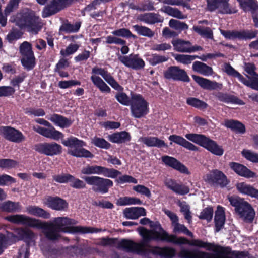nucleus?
Here are the masks:
<instances>
[{"label":"nucleus","instance_id":"1","mask_svg":"<svg viewBox=\"0 0 258 258\" xmlns=\"http://www.w3.org/2000/svg\"><path fill=\"white\" fill-rule=\"evenodd\" d=\"M140 234L143 238V240L140 243H138L130 240L122 239L121 241L118 240L117 248L127 252H136L141 255L152 253L164 256H173L175 253L173 248L152 247L148 244V242L151 240L159 239L176 244L187 243L190 245L205 248L207 250H212L215 252V253H209L197 249L190 250L183 249L179 253V256L182 258H229L228 247L215 245L213 243L204 242L199 239L188 241L185 238H176L175 236L169 235L164 230L159 232L155 230H148L144 228L141 229Z\"/></svg>","mask_w":258,"mask_h":258},{"label":"nucleus","instance_id":"2","mask_svg":"<svg viewBox=\"0 0 258 258\" xmlns=\"http://www.w3.org/2000/svg\"><path fill=\"white\" fill-rule=\"evenodd\" d=\"M4 219L15 224L27 225L32 228L43 229L45 236L49 240H55L60 237V232L66 231L64 227L75 225L77 221L68 217H57L52 221L41 222L40 220L22 214L11 215Z\"/></svg>","mask_w":258,"mask_h":258},{"label":"nucleus","instance_id":"3","mask_svg":"<svg viewBox=\"0 0 258 258\" xmlns=\"http://www.w3.org/2000/svg\"><path fill=\"white\" fill-rule=\"evenodd\" d=\"M92 72L94 75H93L91 77V80L94 85L101 92L109 93L110 92V88L100 77L96 75H101L104 80L116 90L121 91L122 90V87L104 69L94 67L92 69Z\"/></svg>","mask_w":258,"mask_h":258},{"label":"nucleus","instance_id":"4","mask_svg":"<svg viewBox=\"0 0 258 258\" xmlns=\"http://www.w3.org/2000/svg\"><path fill=\"white\" fill-rule=\"evenodd\" d=\"M229 201L235 207L236 213L244 221L251 222L255 215V212L248 202L238 197H229Z\"/></svg>","mask_w":258,"mask_h":258},{"label":"nucleus","instance_id":"5","mask_svg":"<svg viewBox=\"0 0 258 258\" xmlns=\"http://www.w3.org/2000/svg\"><path fill=\"white\" fill-rule=\"evenodd\" d=\"M63 145L73 149L68 150V153L77 157L92 158L93 155L89 151L83 148L86 145L85 142L76 137H71L62 142Z\"/></svg>","mask_w":258,"mask_h":258},{"label":"nucleus","instance_id":"6","mask_svg":"<svg viewBox=\"0 0 258 258\" xmlns=\"http://www.w3.org/2000/svg\"><path fill=\"white\" fill-rule=\"evenodd\" d=\"M82 178L88 185L92 186V190L95 192L106 194L108 192L109 188L113 186L111 180L99 176H85Z\"/></svg>","mask_w":258,"mask_h":258},{"label":"nucleus","instance_id":"7","mask_svg":"<svg viewBox=\"0 0 258 258\" xmlns=\"http://www.w3.org/2000/svg\"><path fill=\"white\" fill-rule=\"evenodd\" d=\"M17 23L20 27H26L29 32L34 34L38 33L42 27L40 18L32 13L24 14Z\"/></svg>","mask_w":258,"mask_h":258},{"label":"nucleus","instance_id":"8","mask_svg":"<svg viewBox=\"0 0 258 258\" xmlns=\"http://www.w3.org/2000/svg\"><path fill=\"white\" fill-rule=\"evenodd\" d=\"M130 105L132 114L135 118H141L148 113V103L140 95H133Z\"/></svg>","mask_w":258,"mask_h":258},{"label":"nucleus","instance_id":"9","mask_svg":"<svg viewBox=\"0 0 258 258\" xmlns=\"http://www.w3.org/2000/svg\"><path fill=\"white\" fill-rule=\"evenodd\" d=\"M19 50L22 55V65L28 70L32 69L35 65V58L31 44L27 41L24 42L20 45Z\"/></svg>","mask_w":258,"mask_h":258},{"label":"nucleus","instance_id":"10","mask_svg":"<svg viewBox=\"0 0 258 258\" xmlns=\"http://www.w3.org/2000/svg\"><path fill=\"white\" fill-rule=\"evenodd\" d=\"M118 60L125 66L134 70L142 69L145 66V62L138 54H131L128 56H122L117 54Z\"/></svg>","mask_w":258,"mask_h":258},{"label":"nucleus","instance_id":"11","mask_svg":"<svg viewBox=\"0 0 258 258\" xmlns=\"http://www.w3.org/2000/svg\"><path fill=\"white\" fill-rule=\"evenodd\" d=\"M35 151L47 156L59 155L62 152L61 146L55 142L40 143L35 145Z\"/></svg>","mask_w":258,"mask_h":258},{"label":"nucleus","instance_id":"12","mask_svg":"<svg viewBox=\"0 0 258 258\" xmlns=\"http://www.w3.org/2000/svg\"><path fill=\"white\" fill-rule=\"evenodd\" d=\"M171 42L174 49L177 52L191 53L203 50L202 47L197 45L192 46L189 41H185L181 39H174Z\"/></svg>","mask_w":258,"mask_h":258},{"label":"nucleus","instance_id":"13","mask_svg":"<svg viewBox=\"0 0 258 258\" xmlns=\"http://www.w3.org/2000/svg\"><path fill=\"white\" fill-rule=\"evenodd\" d=\"M0 134L6 140L15 143H21L25 139L21 132L10 126L1 127Z\"/></svg>","mask_w":258,"mask_h":258},{"label":"nucleus","instance_id":"14","mask_svg":"<svg viewBox=\"0 0 258 258\" xmlns=\"http://www.w3.org/2000/svg\"><path fill=\"white\" fill-rule=\"evenodd\" d=\"M206 182L211 184H217L224 187L226 186L228 181L224 174L218 170H213L205 176Z\"/></svg>","mask_w":258,"mask_h":258},{"label":"nucleus","instance_id":"15","mask_svg":"<svg viewBox=\"0 0 258 258\" xmlns=\"http://www.w3.org/2000/svg\"><path fill=\"white\" fill-rule=\"evenodd\" d=\"M164 75L168 79H173L186 82H189L190 80L186 72L176 66L169 67L164 73Z\"/></svg>","mask_w":258,"mask_h":258},{"label":"nucleus","instance_id":"16","mask_svg":"<svg viewBox=\"0 0 258 258\" xmlns=\"http://www.w3.org/2000/svg\"><path fill=\"white\" fill-rule=\"evenodd\" d=\"M241 8L246 12L250 13L255 26L258 24V6L256 0H237Z\"/></svg>","mask_w":258,"mask_h":258},{"label":"nucleus","instance_id":"17","mask_svg":"<svg viewBox=\"0 0 258 258\" xmlns=\"http://www.w3.org/2000/svg\"><path fill=\"white\" fill-rule=\"evenodd\" d=\"M192 78L202 88L205 90L209 91L220 90L222 87V84L200 76L193 75Z\"/></svg>","mask_w":258,"mask_h":258},{"label":"nucleus","instance_id":"18","mask_svg":"<svg viewBox=\"0 0 258 258\" xmlns=\"http://www.w3.org/2000/svg\"><path fill=\"white\" fill-rule=\"evenodd\" d=\"M49 128H45L40 126H34L33 129L38 133L45 137L54 140H58L63 137L62 133L56 130L55 128L50 125Z\"/></svg>","mask_w":258,"mask_h":258},{"label":"nucleus","instance_id":"19","mask_svg":"<svg viewBox=\"0 0 258 258\" xmlns=\"http://www.w3.org/2000/svg\"><path fill=\"white\" fill-rule=\"evenodd\" d=\"M44 203L48 207L57 211L65 210L68 208L67 202L58 197H46Z\"/></svg>","mask_w":258,"mask_h":258},{"label":"nucleus","instance_id":"20","mask_svg":"<svg viewBox=\"0 0 258 258\" xmlns=\"http://www.w3.org/2000/svg\"><path fill=\"white\" fill-rule=\"evenodd\" d=\"M230 167L238 175L250 178L256 176V174L249 170L245 166L235 162H230L229 163Z\"/></svg>","mask_w":258,"mask_h":258},{"label":"nucleus","instance_id":"21","mask_svg":"<svg viewBox=\"0 0 258 258\" xmlns=\"http://www.w3.org/2000/svg\"><path fill=\"white\" fill-rule=\"evenodd\" d=\"M165 186L177 194L184 195L189 192V188L183 184L177 183L171 179H167L164 181Z\"/></svg>","mask_w":258,"mask_h":258},{"label":"nucleus","instance_id":"22","mask_svg":"<svg viewBox=\"0 0 258 258\" xmlns=\"http://www.w3.org/2000/svg\"><path fill=\"white\" fill-rule=\"evenodd\" d=\"M162 161L167 166H170L181 173L188 174V169L175 158L164 156L162 157Z\"/></svg>","mask_w":258,"mask_h":258},{"label":"nucleus","instance_id":"23","mask_svg":"<svg viewBox=\"0 0 258 258\" xmlns=\"http://www.w3.org/2000/svg\"><path fill=\"white\" fill-rule=\"evenodd\" d=\"M202 147L213 154L217 156H222L224 153V150L222 147L218 145L215 141L208 137H207Z\"/></svg>","mask_w":258,"mask_h":258},{"label":"nucleus","instance_id":"24","mask_svg":"<svg viewBox=\"0 0 258 258\" xmlns=\"http://www.w3.org/2000/svg\"><path fill=\"white\" fill-rule=\"evenodd\" d=\"M137 20L144 22L146 24H154L156 23L163 22V18L158 14L147 13L138 15L137 16Z\"/></svg>","mask_w":258,"mask_h":258},{"label":"nucleus","instance_id":"25","mask_svg":"<svg viewBox=\"0 0 258 258\" xmlns=\"http://www.w3.org/2000/svg\"><path fill=\"white\" fill-rule=\"evenodd\" d=\"M145 209L143 207H131L124 209V216L130 219H136L141 216L146 215Z\"/></svg>","mask_w":258,"mask_h":258},{"label":"nucleus","instance_id":"26","mask_svg":"<svg viewBox=\"0 0 258 258\" xmlns=\"http://www.w3.org/2000/svg\"><path fill=\"white\" fill-rule=\"evenodd\" d=\"M169 139L171 141L178 144L188 150L194 151H198L199 150V148L198 147L188 142L182 137L173 135L169 136Z\"/></svg>","mask_w":258,"mask_h":258},{"label":"nucleus","instance_id":"27","mask_svg":"<svg viewBox=\"0 0 258 258\" xmlns=\"http://www.w3.org/2000/svg\"><path fill=\"white\" fill-rule=\"evenodd\" d=\"M131 137L130 134L126 131H122L109 135L108 139L112 143H123L131 140Z\"/></svg>","mask_w":258,"mask_h":258},{"label":"nucleus","instance_id":"28","mask_svg":"<svg viewBox=\"0 0 258 258\" xmlns=\"http://www.w3.org/2000/svg\"><path fill=\"white\" fill-rule=\"evenodd\" d=\"M139 141L148 147H157L158 148L167 147V145L164 141L156 137H141L139 139Z\"/></svg>","mask_w":258,"mask_h":258},{"label":"nucleus","instance_id":"29","mask_svg":"<svg viewBox=\"0 0 258 258\" xmlns=\"http://www.w3.org/2000/svg\"><path fill=\"white\" fill-rule=\"evenodd\" d=\"M0 209L4 212L16 213L21 210L22 206L19 202L7 201L0 204Z\"/></svg>","mask_w":258,"mask_h":258},{"label":"nucleus","instance_id":"30","mask_svg":"<svg viewBox=\"0 0 258 258\" xmlns=\"http://www.w3.org/2000/svg\"><path fill=\"white\" fill-rule=\"evenodd\" d=\"M192 70L204 76L212 75L213 73V69L211 67L200 61H195L193 63Z\"/></svg>","mask_w":258,"mask_h":258},{"label":"nucleus","instance_id":"31","mask_svg":"<svg viewBox=\"0 0 258 258\" xmlns=\"http://www.w3.org/2000/svg\"><path fill=\"white\" fill-rule=\"evenodd\" d=\"M49 119L61 128L68 127L72 123V121L70 119L56 114L52 115Z\"/></svg>","mask_w":258,"mask_h":258},{"label":"nucleus","instance_id":"32","mask_svg":"<svg viewBox=\"0 0 258 258\" xmlns=\"http://www.w3.org/2000/svg\"><path fill=\"white\" fill-rule=\"evenodd\" d=\"M224 125L236 133L243 134L245 132V126L237 120H225Z\"/></svg>","mask_w":258,"mask_h":258},{"label":"nucleus","instance_id":"33","mask_svg":"<svg viewBox=\"0 0 258 258\" xmlns=\"http://www.w3.org/2000/svg\"><path fill=\"white\" fill-rule=\"evenodd\" d=\"M26 209L28 213L32 215L44 219H48L50 217V214L48 212L39 207L29 206L26 207Z\"/></svg>","mask_w":258,"mask_h":258},{"label":"nucleus","instance_id":"34","mask_svg":"<svg viewBox=\"0 0 258 258\" xmlns=\"http://www.w3.org/2000/svg\"><path fill=\"white\" fill-rule=\"evenodd\" d=\"M215 222L216 230L218 232L223 226L225 222V215L223 208L220 206L217 207L215 212Z\"/></svg>","mask_w":258,"mask_h":258},{"label":"nucleus","instance_id":"35","mask_svg":"<svg viewBox=\"0 0 258 258\" xmlns=\"http://www.w3.org/2000/svg\"><path fill=\"white\" fill-rule=\"evenodd\" d=\"M162 11L168 15L180 19L186 18V16L183 15L182 13L177 8H172L170 6H164L162 8Z\"/></svg>","mask_w":258,"mask_h":258},{"label":"nucleus","instance_id":"36","mask_svg":"<svg viewBox=\"0 0 258 258\" xmlns=\"http://www.w3.org/2000/svg\"><path fill=\"white\" fill-rule=\"evenodd\" d=\"M218 12L222 14H232L237 12L236 10L230 7L229 0H219Z\"/></svg>","mask_w":258,"mask_h":258},{"label":"nucleus","instance_id":"37","mask_svg":"<svg viewBox=\"0 0 258 258\" xmlns=\"http://www.w3.org/2000/svg\"><path fill=\"white\" fill-rule=\"evenodd\" d=\"M133 28L138 34L143 36L151 38L155 35L154 31L146 26L136 25L133 26Z\"/></svg>","mask_w":258,"mask_h":258},{"label":"nucleus","instance_id":"38","mask_svg":"<svg viewBox=\"0 0 258 258\" xmlns=\"http://www.w3.org/2000/svg\"><path fill=\"white\" fill-rule=\"evenodd\" d=\"M175 59L183 64H189L191 61L198 58L197 55H190L186 54H175L173 55Z\"/></svg>","mask_w":258,"mask_h":258},{"label":"nucleus","instance_id":"39","mask_svg":"<svg viewBox=\"0 0 258 258\" xmlns=\"http://www.w3.org/2000/svg\"><path fill=\"white\" fill-rule=\"evenodd\" d=\"M193 29L202 37L209 39L213 38V32L209 27L194 26Z\"/></svg>","mask_w":258,"mask_h":258},{"label":"nucleus","instance_id":"40","mask_svg":"<svg viewBox=\"0 0 258 258\" xmlns=\"http://www.w3.org/2000/svg\"><path fill=\"white\" fill-rule=\"evenodd\" d=\"M185 138L188 140L203 146L207 137L204 135L197 134H187L185 136Z\"/></svg>","mask_w":258,"mask_h":258},{"label":"nucleus","instance_id":"41","mask_svg":"<svg viewBox=\"0 0 258 258\" xmlns=\"http://www.w3.org/2000/svg\"><path fill=\"white\" fill-rule=\"evenodd\" d=\"M141 204L142 201L139 199L128 197L120 198L117 202V204L120 206H124L131 204L141 205Z\"/></svg>","mask_w":258,"mask_h":258},{"label":"nucleus","instance_id":"42","mask_svg":"<svg viewBox=\"0 0 258 258\" xmlns=\"http://www.w3.org/2000/svg\"><path fill=\"white\" fill-rule=\"evenodd\" d=\"M101 166L98 165H87L82 168L81 172L83 174H100Z\"/></svg>","mask_w":258,"mask_h":258},{"label":"nucleus","instance_id":"43","mask_svg":"<svg viewBox=\"0 0 258 258\" xmlns=\"http://www.w3.org/2000/svg\"><path fill=\"white\" fill-rule=\"evenodd\" d=\"M169 26L170 27L179 31L188 29V26L185 23L173 19L169 21Z\"/></svg>","mask_w":258,"mask_h":258},{"label":"nucleus","instance_id":"44","mask_svg":"<svg viewBox=\"0 0 258 258\" xmlns=\"http://www.w3.org/2000/svg\"><path fill=\"white\" fill-rule=\"evenodd\" d=\"M220 32L225 38L230 40L241 39L240 31L237 30H224L220 29Z\"/></svg>","mask_w":258,"mask_h":258},{"label":"nucleus","instance_id":"45","mask_svg":"<svg viewBox=\"0 0 258 258\" xmlns=\"http://www.w3.org/2000/svg\"><path fill=\"white\" fill-rule=\"evenodd\" d=\"M80 27V23H76L75 24L64 23L60 27V30L69 33H74L77 32Z\"/></svg>","mask_w":258,"mask_h":258},{"label":"nucleus","instance_id":"46","mask_svg":"<svg viewBox=\"0 0 258 258\" xmlns=\"http://www.w3.org/2000/svg\"><path fill=\"white\" fill-rule=\"evenodd\" d=\"M186 102L188 105L200 109H205L208 106L205 102L194 97L187 98Z\"/></svg>","mask_w":258,"mask_h":258},{"label":"nucleus","instance_id":"47","mask_svg":"<svg viewBox=\"0 0 258 258\" xmlns=\"http://www.w3.org/2000/svg\"><path fill=\"white\" fill-rule=\"evenodd\" d=\"M103 174L104 176L109 178H114L121 174V173L113 168H107L101 166L100 174Z\"/></svg>","mask_w":258,"mask_h":258},{"label":"nucleus","instance_id":"48","mask_svg":"<svg viewBox=\"0 0 258 258\" xmlns=\"http://www.w3.org/2000/svg\"><path fill=\"white\" fill-rule=\"evenodd\" d=\"M18 165V162L10 159H1L0 168L2 169H10L15 168Z\"/></svg>","mask_w":258,"mask_h":258},{"label":"nucleus","instance_id":"49","mask_svg":"<svg viewBox=\"0 0 258 258\" xmlns=\"http://www.w3.org/2000/svg\"><path fill=\"white\" fill-rule=\"evenodd\" d=\"M111 33L114 36L118 37H123L126 38L133 37L134 38H136L137 37L136 36L133 35L128 29L126 28H121L115 30L113 31Z\"/></svg>","mask_w":258,"mask_h":258},{"label":"nucleus","instance_id":"50","mask_svg":"<svg viewBox=\"0 0 258 258\" xmlns=\"http://www.w3.org/2000/svg\"><path fill=\"white\" fill-rule=\"evenodd\" d=\"M69 231L72 233L79 232L81 233H87L96 232L98 231L93 228L89 227L74 226L70 228Z\"/></svg>","mask_w":258,"mask_h":258},{"label":"nucleus","instance_id":"51","mask_svg":"<svg viewBox=\"0 0 258 258\" xmlns=\"http://www.w3.org/2000/svg\"><path fill=\"white\" fill-rule=\"evenodd\" d=\"M92 143L96 146L105 149H109L111 145L103 138H100L96 137L92 139Z\"/></svg>","mask_w":258,"mask_h":258},{"label":"nucleus","instance_id":"52","mask_svg":"<svg viewBox=\"0 0 258 258\" xmlns=\"http://www.w3.org/2000/svg\"><path fill=\"white\" fill-rule=\"evenodd\" d=\"M239 75H237V77L239 80L242 82L244 84L247 86L251 87L255 90H258V80H255L251 78L248 80L245 79L239 73Z\"/></svg>","mask_w":258,"mask_h":258},{"label":"nucleus","instance_id":"53","mask_svg":"<svg viewBox=\"0 0 258 258\" xmlns=\"http://www.w3.org/2000/svg\"><path fill=\"white\" fill-rule=\"evenodd\" d=\"M173 232L176 233H183L186 235L192 236V233L187 229V228L182 224H180L177 222L173 225Z\"/></svg>","mask_w":258,"mask_h":258},{"label":"nucleus","instance_id":"54","mask_svg":"<svg viewBox=\"0 0 258 258\" xmlns=\"http://www.w3.org/2000/svg\"><path fill=\"white\" fill-rule=\"evenodd\" d=\"M79 46L76 44H70L66 49H61L60 54L63 57L69 56L74 53L79 48Z\"/></svg>","mask_w":258,"mask_h":258},{"label":"nucleus","instance_id":"55","mask_svg":"<svg viewBox=\"0 0 258 258\" xmlns=\"http://www.w3.org/2000/svg\"><path fill=\"white\" fill-rule=\"evenodd\" d=\"M122 90L119 91L116 94L115 97L116 99L121 104L127 106L130 104L131 100L126 94L122 92Z\"/></svg>","mask_w":258,"mask_h":258},{"label":"nucleus","instance_id":"56","mask_svg":"<svg viewBox=\"0 0 258 258\" xmlns=\"http://www.w3.org/2000/svg\"><path fill=\"white\" fill-rule=\"evenodd\" d=\"M74 176L69 174H62L53 176V179L57 182L63 183L72 181Z\"/></svg>","mask_w":258,"mask_h":258},{"label":"nucleus","instance_id":"57","mask_svg":"<svg viewBox=\"0 0 258 258\" xmlns=\"http://www.w3.org/2000/svg\"><path fill=\"white\" fill-rule=\"evenodd\" d=\"M117 242L118 240L116 238L106 237L100 239L99 244L103 246H110L117 248Z\"/></svg>","mask_w":258,"mask_h":258},{"label":"nucleus","instance_id":"58","mask_svg":"<svg viewBox=\"0 0 258 258\" xmlns=\"http://www.w3.org/2000/svg\"><path fill=\"white\" fill-rule=\"evenodd\" d=\"M213 209L211 207L206 208L203 210L199 216L201 219H205L210 221L213 217Z\"/></svg>","mask_w":258,"mask_h":258},{"label":"nucleus","instance_id":"59","mask_svg":"<svg viewBox=\"0 0 258 258\" xmlns=\"http://www.w3.org/2000/svg\"><path fill=\"white\" fill-rule=\"evenodd\" d=\"M241 154L246 159L254 162H258V156L256 153H254L248 150H243Z\"/></svg>","mask_w":258,"mask_h":258},{"label":"nucleus","instance_id":"60","mask_svg":"<svg viewBox=\"0 0 258 258\" xmlns=\"http://www.w3.org/2000/svg\"><path fill=\"white\" fill-rule=\"evenodd\" d=\"M255 70L256 67L253 64L247 63L245 66V70L249 74V77L251 78L254 80H258L257 75L255 72Z\"/></svg>","mask_w":258,"mask_h":258},{"label":"nucleus","instance_id":"61","mask_svg":"<svg viewBox=\"0 0 258 258\" xmlns=\"http://www.w3.org/2000/svg\"><path fill=\"white\" fill-rule=\"evenodd\" d=\"M23 35V33L17 29H13V30L8 34L7 39L9 42L20 38Z\"/></svg>","mask_w":258,"mask_h":258},{"label":"nucleus","instance_id":"62","mask_svg":"<svg viewBox=\"0 0 258 258\" xmlns=\"http://www.w3.org/2000/svg\"><path fill=\"white\" fill-rule=\"evenodd\" d=\"M133 189L137 192L145 195L150 198L151 196L150 190L149 188L142 185H138L134 186Z\"/></svg>","mask_w":258,"mask_h":258},{"label":"nucleus","instance_id":"63","mask_svg":"<svg viewBox=\"0 0 258 258\" xmlns=\"http://www.w3.org/2000/svg\"><path fill=\"white\" fill-rule=\"evenodd\" d=\"M106 43L107 44H115L119 45H125V41L117 37L108 36L106 38Z\"/></svg>","mask_w":258,"mask_h":258},{"label":"nucleus","instance_id":"64","mask_svg":"<svg viewBox=\"0 0 258 258\" xmlns=\"http://www.w3.org/2000/svg\"><path fill=\"white\" fill-rule=\"evenodd\" d=\"M167 59V58L164 56L154 54L150 59L149 62L151 64L155 66L158 63L166 61Z\"/></svg>","mask_w":258,"mask_h":258}]
</instances>
